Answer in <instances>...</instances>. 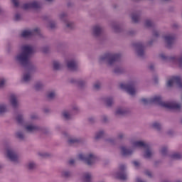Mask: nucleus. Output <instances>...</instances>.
Listing matches in <instances>:
<instances>
[{
  "instance_id": "1",
  "label": "nucleus",
  "mask_w": 182,
  "mask_h": 182,
  "mask_svg": "<svg viewBox=\"0 0 182 182\" xmlns=\"http://www.w3.org/2000/svg\"><path fill=\"white\" fill-rule=\"evenodd\" d=\"M120 58H122V54L119 53L107 52L99 57L98 62L100 63V65L105 63V65L109 69L113 68L112 72L114 73V75H122V73H124L125 72L124 68L120 66L114 65L116 62H117Z\"/></svg>"
},
{
  "instance_id": "2",
  "label": "nucleus",
  "mask_w": 182,
  "mask_h": 182,
  "mask_svg": "<svg viewBox=\"0 0 182 182\" xmlns=\"http://www.w3.org/2000/svg\"><path fill=\"white\" fill-rule=\"evenodd\" d=\"M35 53V48L31 44H23L20 46V51L15 54L13 60L16 65L26 66L29 58Z\"/></svg>"
},
{
  "instance_id": "3",
  "label": "nucleus",
  "mask_w": 182,
  "mask_h": 182,
  "mask_svg": "<svg viewBox=\"0 0 182 182\" xmlns=\"http://www.w3.org/2000/svg\"><path fill=\"white\" fill-rule=\"evenodd\" d=\"M129 143L131 146L122 145L119 147L120 153L124 157L133 156L136 149H138L139 146H143V142L139 140L131 139Z\"/></svg>"
},
{
  "instance_id": "4",
  "label": "nucleus",
  "mask_w": 182,
  "mask_h": 182,
  "mask_svg": "<svg viewBox=\"0 0 182 182\" xmlns=\"http://www.w3.org/2000/svg\"><path fill=\"white\" fill-rule=\"evenodd\" d=\"M151 103L159 105L165 109H173L175 110H180V109H181V104L177 102H163L160 96L151 97Z\"/></svg>"
},
{
  "instance_id": "5",
  "label": "nucleus",
  "mask_w": 182,
  "mask_h": 182,
  "mask_svg": "<svg viewBox=\"0 0 182 182\" xmlns=\"http://www.w3.org/2000/svg\"><path fill=\"white\" fill-rule=\"evenodd\" d=\"M78 159L84 161L87 166L92 167L100 161V158L93 152H88L87 154H80Z\"/></svg>"
},
{
  "instance_id": "6",
  "label": "nucleus",
  "mask_w": 182,
  "mask_h": 182,
  "mask_svg": "<svg viewBox=\"0 0 182 182\" xmlns=\"http://www.w3.org/2000/svg\"><path fill=\"white\" fill-rule=\"evenodd\" d=\"M35 35H37V36H39L41 39H43L45 38L43 34L41 32L40 28H35L33 29H25L21 31L20 33V38H23V39H29L32 38V36H35Z\"/></svg>"
},
{
  "instance_id": "7",
  "label": "nucleus",
  "mask_w": 182,
  "mask_h": 182,
  "mask_svg": "<svg viewBox=\"0 0 182 182\" xmlns=\"http://www.w3.org/2000/svg\"><path fill=\"white\" fill-rule=\"evenodd\" d=\"M141 143H143L142 145L139 146V148H143L144 149V153H143V157L145 159V160H151L153 157H154V154H156V151L150 145L144 141H141Z\"/></svg>"
},
{
  "instance_id": "8",
  "label": "nucleus",
  "mask_w": 182,
  "mask_h": 182,
  "mask_svg": "<svg viewBox=\"0 0 182 182\" xmlns=\"http://www.w3.org/2000/svg\"><path fill=\"white\" fill-rule=\"evenodd\" d=\"M6 156L13 164H19L21 163L18 154L12 146L6 148Z\"/></svg>"
},
{
  "instance_id": "9",
  "label": "nucleus",
  "mask_w": 182,
  "mask_h": 182,
  "mask_svg": "<svg viewBox=\"0 0 182 182\" xmlns=\"http://www.w3.org/2000/svg\"><path fill=\"white\" fill-rule=\"evenodd\" d=\"M119 87L120 89H122V90H125V92L130 95V96H136V93H137L134 82H131L127 84L121 83Z\"/></svg>"
},
{
  "instance_id": "10",
  "label": "nucleus",
  "mask_w": 182,
  "mask_h": 182,
  "mask_svg": "<svg viewBox=\"0 0 182 182\" xmlns=\"http://www.w3.org/2000/svg\"><path fill=\"white\" fill-rule=\"evenodd\" d=\"M177 36L174 33H168L163 36V39L165 42L166 48L171 49L173 45H174V41H176Z\"/></svg>"
},
{
  "instance_id": "11",
  "label": "nucleus",
  "mask_w": 182,
  "mask_h": 182,
  "mask_svg": "<svg viewBox=\"0 0 182 182\" xmlns=\"http://www.w3.org/2000/svg\"><path fill=\"white\" fill-rule=\"evenodd\" d=\"M63 136L66 139L68 144H80L83 143V139L80 136L70 135L68 132H63Z\"/></svg>"
},
{
  "instance_id": "12",
  "label": "nucleus",
  "mask_w": 182,
  "mask_h": 182,
  "mask_svg": "<svg viewBox=\"0 0 182 182\" xmlns=\"http://www.w3.org/2000/svg\"><path fill=\"white\" fill-rule=\"evenodd\" d=\"M134 46L137 56H139V58H144L146 56L144 48L147 46V44L144 43L143 41H138L135 43Z\"/></svg>"
},
{
  "instance_id": "13",
  "label": "nucleus",
  "mask_w": 182,
  "mask_h": 182,
  "mask_svg": "<svg viewBox=\"0 0 182 182\" xmlns=\"http://www.w3.org/2000/svg\"><path fill=\"white\" fill-rule=\"evenodd\" d=\"M176 84L179 89H182V78L181 77L175 76L169 78L166 82V87H173Z\"/></svg>"
},
{
  "instance_id": "14",
  "label": "nucleus",
  "mask_w": 182,
  "mask_h": 182,
  "mask_svg": "<svg viewBox=\"0 0 182 182\" xmlns=\"http://www.w3.org/2000/svg\"><path fill=\"white\" fill-rule=\"evenodd\" d=\"M23 9H33L34 11H39L42 8V4L36 0L27 2L23 5Z\"/></svg>"
},
{
  "instance_id": "15",
  "label": "nucleus",
  "mask_w": 182,
  "mask_h": 182,
  "mask_svg": "<svg viewBox=\"0 0 182 182\" xmlns=\"http://www.w3.org/2000/svg\"><path fill=\"white\" fill-rule=\"evenodd\" d=\"M24 130H26L27 133H38V132H41V129L39 125L33 122H27L24 125Z\"/></svg>"
},
{
  "instance_id": "16",
  "label": "nucleus",
  "mask_w": 182,
  "mask_h": 182,
  "mask_svg": "<svg viewBox=\"0 0 182 182\" xmlns=\"http://www.w3.org/2000/svg\"><path fill=\"white\" fill-rule=\"evenodd\" d=\"M91 33L93 38H100L103 33V26L100 24H95L91 28Z\"/></svg>"
},
{
  "instance_id": "17",
  "label": "nucleus",
  "mask_w": 182,
  "mask_h": 182,
  "mask_svg": "<svg viewBox=\"0 0 182 182\" xmlns=\"http://www.w3.org/2000/svg\"><path fill=\"white\" fill-rule=\"evenodd\" d=\"M66 65H67V68L70 70H73V71L77 70L79 68V65H78L79 61L76 58H70L66 60Z\"/></svg>"
},
{
  "instance_id": "18",
  "label": "nucleus",
  "mask_w": 182,
  "mask_h": 182,
  "mask_svg": "<svg viewBox=\"0 0 182 182\" xmlns=\"http://www.w3.org/2000/svg\"><path fill=\"white\" fill-rule=\"evenodd\" d=\"M127 168V166L124 164H121L119 166V171L117 172L116 177L119 178L120 180H127V173L124 171Z\"/></svg>"
},
{
  "instance_id": "19",
  "label": "nucleus",
  "mask_w": 182,
  "mask_h": 182,
  "mask_svg": "<svg viewBox=\"0 0 182 182\" xmlns=\"http://www.w3.org/2000/svg\"><path fill=\"white\" fill-rule=\"evenodd\" d=\"M9 102L13 107V109H18L19 106H21V104L19 103V100L18 99V95L15 94H11L9 98Z\"/></svg>"
},
{
  "instance_id": "20",
  "label": "nucleus",
  "mask_w": 182,
  "mask_h": 182,
  "mask_svg": "<svg viewBox=\"0 0 182 182\" xmlns=\"http://www.w3.org/2000/svg\"><path fill=\"white\" fill-rule=\"evenodd\" d=\"M70 83H72L73 85H76L80 88L85 87L86 86V80L82 78H71L70 80Z\"/></svg>"
},
{
  "instance_id": "21",
  "label": "nucleus",
  "mask_w": 182,
  "mask_h": 182,
  "mask_svg": "<svg viewBox=\"0 0 182 182\" xmlns=\"http://www.w3.org/2000/svg\"><path fill=\"white\" fill-rule=\"evenodd\" d=\"M129 113H130V109L124 107H118L114 111L116 116H125V114H129Z\"/></svg>"
},
{
  "instance_id": "22",
  "label": "nucleus",
  "mask_w": 182,
  "mask_h": 182,
  "mask_svg": "<svg viewBox=\"0 0 182 182\" xmlns=\"http://www.w3.org/2000/svg\"><path fill=\"white\" fill-rule=\"evenodd\" d=\"M61 117L63 120H65V122H69L73 119L72 112H70V110L68 109H64L61 113Z\"/></svg>"
},
{
  "instance_id": "23",
  "label": "nucleus",
  "mask_w": 182,
  "mask_h": 182,
  "mask_svg": "<svg viewBox=\"0 0 182 182\" xmlns=\"http://www.w3.org/2000/svg\"><path fill=\"white\" fill-rule=\"evenodd\" d=\"M152 36V38L147 43V45H149V46H151V45H153V43L156 42V38H159V36H160V31L157 29L153 30Z\"/></svg>"
},
{
  "instance_id": "24",
  "label": "nucleus",
  "mask_w": 182,
  "mask_h": 182,
  "mask_svg": "<svg viewBox=\"0 0 182 182\" xmlns=\"http://www.w3.org/2000/svg\"><path fill=\"white\" fill-rule=\"evenodd\" d=\"M33 89L36 92H42L45 89V83L42 81H37L33 85Z\"/></svg>"
},
{
  "instance_id": "25",
  "label": "nucleus",
  "mask_w": 182,
  "mask_h": 182,
  "mask_svg": "<svg viewBox=\"0 0 182 182\" xmlns=\"http://www.w3.org/2000/svg\"><path fill=\"white\" fill-rule=\"evenodd\" d=\"M111 29L112 31L114 32V33H120V32H122V31L120 24H119L118 23H112L111 24Z\"/></svg>"
},
{
  "instance_id": "26",
  "label": "nucleus",
  "mask_w": 182,
  "mask_h": 182,
  "mask_svg": "<svg viewBox=\"0 0 182 182\" xmlns=\"http://www.w3.org/2000/svg\"><path fill=\"white\" fill-rule=\"evenodd\" d=\"M141 15V12L140 11H136L135 13H133L131 15L132 22H134V23H137L138 22H140Z\"/></svg>"
},
{
  "instance_id": "27",
  "label": "nucleus",
  "mask_w": 182,
  "mask_h": 182,
  "mask_svg": "<svg viewBox=\"0 0 182 182\" xmlns=\"http://www.w3.org/2000/svg\"><path fill=\"white\" fill-rule=\"evenodd\" d=\"M26 167L27 170H28V171H33V170H36V167H37L36 162L33 161H30L27 162Z\"/></svg>"
},
{
  "instance_id": "28",
  "label": "nucleus",
  "mask_w": 182,
  "mask_h": 182,
  "mask_svg": "<svg viewBox=\"0 0 182 182\" xmlns=\"http://www.w3.org/2000/svg\"><path fill=\"white\" fill-rule=\"evenodd\" d=\"M159 153L162 157H167L168 156V146L166 145L161 146Z\"/></svg>"
},
{
  "instance_id": "29",
  "label": "nucleus",
  "mask_w": 182,
  "mask_h": 182,
  "mask_svg": "<svg viewBox=\"0 0 182 182\" xmlns=\"http://www.w3.org/2000/svg\"><path fill=\"white\" fill-rule=\"evenodd\" d=\"M68 12L66 11H62L61 13H60L58 14V18L60 19V21H61V22H63L64 23L67 21H69V19H68Z\"/></svg>"
},
{
  "instance_id": "30",
  "label": "nucleus",
  "mask_w": 182,
  "mask_h": 182,
  "mask_svg": "<svg viewBox=\"0 0 182 182\" xmlns=\"http://www.w3.org/2000/svg\"><path fill=\"white\" fill-rule=\"evenodd\" d=\"M32 80V75L29 73H25L23 75L22 81L23 83H29Z\"/></svg>"
},
{
  "instance_id": "31",
  "label": "nucleus",
  "mask_w": 182,
  "mask_h": 182,
  "mask_svg": "<svg viewBox=\"0 0 182 182\" xmlns=\"http://www.w3.org/2000/svg\"><path fill=\"white\" fill-rule=\"evenodd\" d=\"M46 97L48 100H53L56 97V90H52L46 93Z\"/></svg>"
},
{
  "instance_id": "32",
  "label": "nucleus",
  "mask_w": 182,
  "mask_h": 182,
  "mask_svg": "<svg viewBox=\"0 0 182 182\" xmlns=\"http://www.w3.org/2000/svg\"><path fill=\"white\" fill-rule=\"evenodd\" d=\"M26 66H27V70L29 72V73H33V72H36L37 68L35 64L28 62Z\"/></svg>"
},
{
  "instance_id": "33",
  "label": "nucleus",
  "mask_w": 182,
  "mask_h": 182,
  "mask_svg": "<svg viewBox=\"0 0 182 182\" xmlns=\"http://www.w3.org/2000/svg\"><path fill=\"white\" fill-rule=\"evenodd\" d=\"M105 103L107 107H112V105H114V99L113 97H107L105 99Z\"/></svg>"
},
{
  "instance_id": "34",
  "label": "nucleus",
  "mask_w": 182,
  "mask_h": 182,
  "mask_svg": "<svg viewBox=\"0 0 182 182\" xmlns=\"http://www.w3.org/2000/svg\"><path fill=\"white\" fill-rule=\"evenodd\" d=\"M8 112V105L6 103H1L0 104V116L2 114H5Z\"/></svg>"
},
{
  "instance_id": "35",
  "label": "nucleus",
  "mask_w": 182,
  "mask_h": 182,
  "mask_svg": "<svg viewBox=\"0 0 182 182\" xmlns=\"http://www.w3.org/2000/svg\"><path fill=\"white\" fill-rule=\"evenodd\" d=\"M151 127L156 130V132H161V124L159 122H154L151 124Z\"/></svg>"
},
{
  "instance_id": "36",
  "label": "nucleus",
  "mask_w": 182,
  "mask_h": 182,
  "mask_svg": "<svg viewBox=\"0 0 182 182\" xmlns=\"http://www.w3.org/2000/svg\"><path fill=\"white\" fill-rule=\"evenodd\" d=\"M105 134H106V132L103 129L97 132L95 135V140H99L102 139V137H103Z\"/></svg>"
},
{
  "instance_id": "37",
  "label": "nucleus",
  "mask_w": 182,
  "mask_h": 182,
  "mask_svg": "<svg viewBox=\"0 0 182 182\" xmlns=\"http://www.w3.org/2000/svg\"><path fill=\"white\" fill-rule=\"evenodd\" d=\"M92 178H93V176L90 173L83 174L84 182H92Z\"/></svg>"
},
{
  "instance_id": "38",
  "label": "nucleus",
  "mask_w": 182,
  "mask_h": 182,
  "mask_svg": "<svg viewBox=\"0 0 182 182\" xmlns=\"http://www.w3.org/2000/svg\"><path fill=\"white\" fill-rule=\"evenodd\" d=\"M39 157L42 159H46V157H50V153L45 151H40L37 153Z\"/></svg>"
},
{
  "instance_id": "39",
  "label": "nucleus",
  "mask_w": 182,
  "mask_h": 182,
  "mask_svg": "<svg viewBox=\"0 0 182 182\" xmlns=\"http://www.w3.org/2000/svg\"><path fill=\"white\" fill-rule=\"evenodd\" d=\"M15 136L19 140H25V133L23 131H17L15 133Z\"/></svg>"
},
{
  "instance_id": "40",
  "label": "nucleus",
  "mask_w": 182,
  "mask_h": 182,
  "mask_svg": "<svg viewBox=\"0 0 182 182\" xmlns=\"http://www.w3.org/2000/svg\"><path fill=\"white\" fill-rule=\"evenodd\" d=\"M173 160H182V154L180 152H175L171 155Z\"/></svg>"
},
{
  "instance_id": "41",
  "label": "nucleus",
  "mask_w": 182,
  "mask_h": 182,
  "mask_svg": "<svg viewBox=\"0 0 182 182\" xmlns=\"http://www.w3.org/2000/svg\"><path fill=\"white\" fill-rule=\"evenodd\" d=\"M61 176L65 178H68V177H70L72 176V172L68 169H64L61 172Z\"/></svg>"
},
{
  "instance_id": "42",
  "label": "nucleus",
  "mask_w": 182,
  "mask_h": 182,
  "mask_svg": "<svg viewBox=\"0 0 182 182\" xmlns=\"http://www.w3.org/2000/svg\"><path fill=\"white\" fill-rule=\"evenodd\" d=\"M141 105L146 106V105H151V97L149 98H141L139 100Z\"/></svg>"
},
{
  "instance_id": "43",
  "label": "nucleus",
  "mask_w": 182,
  "mask_h": 182,
  "mask_svg": "<svg viewBox=\"0 0 182 182\" xmlns=\"http://www.w3.org/2000/svg\"><path fill=\"white\" fill-rule=\"evenodd\" d=\"M64 23H65V28H67V29H75V23L74 22L67 20V21H65Z\"/></svg>"
},
{
  "instance_id": "44",
  "label": "nucleus",
  "mask_w": 182,
  "mask_h": 182,
  "mask_svg": "<svg viewBox=\"0 0 182 182\" xmlns=\"http://www.w3.org/2000/svg\"><path fill=\"white\" fill-rule=\"evenodd\" d=\"M144 25L146 26V28H150L154 25V21L150 18H148L144 21Z\"/></svg>"
},
{
  "instance_id": "45",
  "label": "nucleus",
  "mask_w": 182,
  "mask_h": 182,
  "mask_svg": "<svg viewBox=\"0 0 182 182\" xmlns=\"http://www.w3.org/2000/svg\"><path fill=\"white\" fill-rule=\"evenodd\" d=\"M16 119L17 123H18V124H23V114H17V116L16 117Z\"/></svg>"
},
{
  "instance_id": "46",
  "label": "nucleus",
  "mask_w": 182,
  "mask_h": 182,
  "mask_svg": "<svg viewBox=\"0 0 182 182\" xmlns=\"http://www.w3.org/2000/svg\"><path fill=\"white\" fill-rule=\"evenodd\" d=\"M126 138V133L120 132L117 134V140H124Z\"/></svg>"
},
{
  "instance_id": "47",
  "label": "nucleus",
  "mask_w": 182,
  "mask_h": 182,
  "mask_svg": "<svg viewBox=\"0 0 182 182\" xmlns=\"http://www.w3.org/2000/svg\"><path fill=\"white\" fill-rule=\"evenodd\" d=\"M102 87V82L97 81L93 85V89L94 90H100Z\"/></svg>"
},
{
  "instance_id": "48",
  "label": "nucleus",
  "mask_w": 182,
  "mask_h": 182,
  "mask_svg": "<svg viewBox=\"0 0 182 182\" xmlns=\"http://www.w3.org/2000/svg\"><path fill=\"white\" fill-rule=\"evenodd\" d=\"M53 68L55 70H59L60 69V63L59 61H53Z\"/></svg>"
},
{
  "instance_id": "49",
  "label": "nucleus",
  "mask_w": 182,
  "mask_h": 182,
  "mask_svg": "<svg viewBox=\"0 0 182 182\" xmlns=\"http://www.w3.org/2000/svg\"><path fill=\"white\" fill-rule=\"evenodd\" d=\"M6 86V79L1 77L0 78V89Z\"/></svg>"
},
{
  "instance_id": "50",
  "label": "nucleus",
  "mask_w": 182,
  "mask_h": 182,
  "mask_svg": "<svg viewBox=\"0 0 182 182\" xmlns=\"http://www.w3.org/2000/svg\"><path fill=\"white\" fill-rule=\"evenodd\" d=\"M72 110L74 112V113H80V108L77 105H73Z\"/></svg>"
},
{
  "instance_id": "51",
  "label": "nucleus",
  "mask_w": 182,
  "mask_h": 182,
  "mask_svg": "<svg viewBox=\"0 0 182 182\" xmlns=\"http://www.w3.org/2000/svg\"><path fill=\"white\" fill-rule=\"evenodd\" d=\"M41 130L38 132H41V133H43V134H49L50 133V131L48 128H42L41 127Z\"/></svg>"
},
{
  "instance_id": "52",
  "label": "nucleus",
  "mask_w": 182,
  "mask_h": 182,
  "mask_svg": "<svg viewBox=\"0 0 182 182\" xmlns=\"http://www.w3.org/2000/svg\"><path fill=\"white\" fill-rule=\"evenodd\" d=\"M101 120L102 123H107L109 122V117H107V115H102Z\"/></svg>"
},
{
  "instance_id": "53",
  "label": "nucleus",
  "mask_w": 182,
  "mask_h": 182,
  "mask_svg": "<svg viewBox=\"0 0 182 182\" xmlns=\"http://www.w3.org/2000/svg\"><path fill=\"white\" fill-rule=\"evenodd\" d=\"M106 142L109 143L110 144H114V143H116V141L114 139V138L110 137L106 139Z\"/></svg>"
},
{
  "instance_id": "54",
  "label": "nucleus",
  "mask_w": 182,
  "mask_h": 182,
  "mask_svg": "<svg viewBox=\"0 0 182 182\" xmlns=\"http://www.w3.org/2000/svg\"><path fill=\"white\" fill-rule=\"evenodd\" d=\"M48 28L50 29H55L56 28V23L55 22H50L48 23Z\"/></svg>"
},
{
  "instance_id": "55",
  "label": "nucleus",
  "mask_w": 182,
  "mask_h": 182,
  "mask_svg": "<svg viewBox=\"0 0 182 182\" xmlns=\"http://www.w3.org/2000/svg\"><path fill=\"white\" fill-rule=\"evenodd\" d=\"M30 120H38V114H30Z\"/></svg>"
},
{
  "instance_id": "56",
  "label": "nucleus",
  "mask_w": 182,
  "mask_h": 182,
  "mask_svg": "<svg viewBox=\"0 0 182 182\" xmlns=\"http://www.w3.org/2000/svg\"><path fill=\"white\" fill-rule=\"evenodd\" d=\"M144 174L145 176H147L148 177H150L151 178V177H153V173H151V171H149V170H146L144 171Z\"/></svg>"
},
{
  "instance_id": "57",
  "label": "nucleus",
  "mask_w": 182,
  "mask_h": 182,
  "mask_svg": "<svg viewBox=\"0 0 182 182\" xmlns=\"http://www.w3.org/2000/svg\"><path fill=\"white\" fill-rule=\"evenodd\" d=\"M132 163H133L134 167H136V168H139V167H140V166H141L140 161H134Z\"/></svg>"
},
{
  "instance_id": "58",
  "label": "nucleus",
  "mask_w": 182,
  "mask_h": 182,
  "mask_svg": "<svg viewBox=\"0 0 182 182\" xmlns=\"http://www.w3.org/2000/svg\"><path fill=\"white\" fill-rule=\"evenodd\" d=\"M15 21H21L22 19V16L19 14H16L14 16Z\"/></svg>"
},
{
  "instance_id": "59",
  "label": "nucleus",
  "mask_w": 182,
  "mask_h": 182,
  "mask_svg": "<svg viewBox=\"0 0 182 182\" xmlns=\"http://www.w3.org/2000/svg\"><path fill=\"white\" fill-rule=\"evenodd\" d=\"M88 122L90 123H95V122H96V117H90L88 118Z\"/></svg>"
},
{
  "instance_id": "60",
  "label": "nucleus",
  "mask_w": 182,
  "mask_h": 182,
  "mask_svg": "<svg viewBox=\"0 0 182 182\" xmlns=\"http://www.w3.org/2000/svg\"><path fill=\"white\" fill-rule=\"evenodd\" d=\"M41 50L43 53H48L49 52V47H43Z\"/></svg>"
},
{
  "instance_id": "61",
  "label": "nucleus",
  "mask_w": 182,
  "mask_h": 182,
  "mask_svg": "<svg viewBox=\"0 0 182 182\" xmlns=\"http://www.w3.org/2000/svg\"><path fill=\"white\" fill-rule=\"evenodd\" d=\"M14 6L18 7L19 6V0H11Z\"/></svg>"
},
{
  "instance_id": "62",
  "label": "nucleus",
  "mask_w": 182,
  "mask_h": 182,
  "mask_svg": "<svg viewBox=\"0 0 182 182\" xmlns=\"http://www.w3.org/2000/svg\"><path fill=\"white\" fill-rule=\"evenodd\" d=\"M70 166H73L76 163V160L75 159H70L68 161Z\"/></svg>"
},
{
  "instance_id": "63",
  "label": "nucleus",
  "mask_w": 182,
  "mask_h": 182,
  "mask_svg": "<svg viewBox=\"0 0 182 182\" xmlns=\"http://www.w3.org/2000/svg\"><path fill=\"white\" fill-rule=\"evenodd\" d=\"M173 28H176L177 29H180V24L178 23L173 24Z\"/></svg>"
},
{
  "instance_id": "64",
  "label": "nucleus",
  "mask_w": 182,
  "mask_h": 182,
  "mask_svg": "<svg viewBox=\"0 0 182 182\" xmlns=\"http://www.w3.org/2000/svg\"><path fill=\"white\" fill-rule=\"evenodd\" d=\"M43 112L44 113H49V112H50V109L48 108H44Z\"/></svg>"
}]
</instances>
